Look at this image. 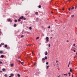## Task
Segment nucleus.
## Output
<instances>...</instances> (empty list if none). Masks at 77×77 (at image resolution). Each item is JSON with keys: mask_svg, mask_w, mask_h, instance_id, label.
<instances>
[{"mask_svg": "<svg viewBox=\"0 0 77 77\" xmlns=\"http://www.w3.org/2000/svg\"><path fill=\"white\" fill-rule=\"evenodd\" d=\"M8 21H10V22H12V20H11V19H9L8 20Z\"/></svg>", "mask_w": 77, "mask_h": 77, "instance_id": "3", "label": "nucleus"}, {"mask_svg": "<svg viewBox=\"0 0 77 77\" xmlns=\"http://www.w3.org/2000/svg\"><path fill=\"white\" fill-rule=\"evenodd\" d=\"M2 62L0 61V64H2Z\"/></svg>", "mask_w": 77, "mask_h": 77, "instance_id": "34", "label": "nucleus"}, {"mask_svg": "<svg viewBox=\"0 0 77 77\" xmlns=\"http://www.w3.org/2000/svg\"><path fill=\"white\" fill-rule=\"evenodd\" d=\"M18 21H21V19H19L18 20Z\"/></svg>", "mask_w": 77, "mask_h": 77, "instance_id": "32", "label": "nucleus"}, {"mask_svg": "<svg viewBox=\"0 0 77 77\" xmlns=\"http://www.w3.org/2000/svg\"><path fill=\"white\" fill-rule=\"evenodd\" d=\"M70 10H71V8H69V11H70Z\"/></svg>", "mask_w": 77, "mask_h": 77, "instance_id": "40", "label": "nucleus"}, {"mask_svg": "<svg viewBox=\"0 0 77 77\" xmlns=\"http://www.w3.org/2000/svg\"><path fill=\"white\" fill-rule=\"evenodd\" d=\"M75 57H77V55H75Z\"/></svg>", "mask_w": 77, "mask_h": 77, "instance_id": "55", "label": "nucleus"}, {"mask_svg": "<svg viewBox=\"0 0 77 77\" xmlns=\"http://www.w3.org/2000/svg\"><path fill=\"white\" fill-rule=\"evenodd\" d=\"M0 33H2V32L1 31V32H0Z\"/></svg>", "mask_w": 77, "mask_h": 77, "instance_id": "56", "label": "nucleus"}, {"mask_svg": "<svg viewBox=\"0 0 77 77\" xmlns=\"http://www.w3.org/2000/svg\"><path fill=\"white\" fill-rule=\"evenodd\" d=\"M74 8V7H72V8H71V10H73Z\"/></svg>", "mask_w": 77, "mask_h": 77, "instance_id": "26", "label": "nucleus"}, {"mask_svg": "<svg viewBox=\"0 0 77 77\" xmlns=\"http://www.w3.org/2000/svg\"><path fill=\"white\" fill-rule=\"evenodd\" d=\"M71 50H72H72H73L72 49Z\"/></svg>", "mask_w": 77, "mask_h": 77, "instance_id": "63", "label": "nucleus"}, {"mask_svg": "<svg viewBox=\"0 0 77 77\" xmlns=\"http://www.w3.org/2000/svg\"><path fill=\"white\" fill-rule=\"evenodd\" d=\"M73 51H74V52H75V51H76L75 50H73Z\"/></svg>", "mask_w": 77, "mask_h": 77, "instance_id": "46", "label": "nucleus"}, {"mask_svg": "<svg viewBox=\"0 0 77 77\" xmlns=\"http://www.w3.org/2000/svg\"><path fill=\"white\" fill-rule=\"evenodd\" d=\"M72 77H74L73 75L72 74Z\"/></svg>", "mask_w": 77, "mask_h": 77, "instance_id": "48", "label": "nucleus"}, {"mask_svg": "<svg viewBox=\"0 0 77 77\" xmlns=\"http://www.w3.org/2000/svg\"><path fill=\"white\" fill-rule=\"evenodd\" d=\"M69 75V77H70L71 76V75Z\"/></svg>", "mask_w": 77, "mask_h": 77, "instance_id": "57", "label": "nucleus"}, {"mask_svg": "<svg viewBox=\"0 0 77 77\" xmlns=\"http://www.w3.org/2000/svg\"><path fill=\"white\" fill-rule=\"evenodd\" d=\"M45 59H46V60L47 59V57L46 56L45 57Z\"/></svg>", "mask_w": 77, "mask_h": 77, "instance_id": "12", "label": "nucleus"}, {"mask_svg": "<svg viewBox=\"0 0 77 77\" xmlns=\"http://www.w3.org/2000/svg\"><path fill=\"white\" fill-rule=\"evenodd\" d=\"M68 74H69V75L71 74V73L70 72H69Z\"/></svg>", "mask_w": 77, "mask_h": 77, "instance_id": "43", "label": "nucleus"}, {"mask_svg": "<svg viewBox=\"0 0 77 77\" xmlns=\"http://www.w3.org/2000/svg\"><path fill=\"white\" fill-rule=\"evenodd\" d=\"M8 77H11V76H9Z\"/></svg>", "mask_w": 77, "mask_h": 77, "instance_id": "58", "label": "nucleus"}, {"mask_svg": "<svg viewBox=\"0 0 77 77\" xmlns=\"http://www.w3.org/2000/svg\"><path fill=\"white\" fill-rule=\"evenodd\" d=\"M5 77H6L7 76H8V75L7 74H5Z\"/></svg>", "mask_w": 77, "mask_h": 77, "instance_id": "27", "label": "nucleus"}, {"mask_svg": "<svg viewBox=\"0 0 77 77\" xmlns=\"http://www.w3.org/2000/svg\"><path fill=\"white\" fill-rule=\"evenodd\" d=\"M75 9H76L77 8V6H75Z\"/></svg>", "mask_w": 77, "mask_h": 77, "instance_id": "42", "label": "nucleus"}, {"mask_svg": "<svg viewBox=\"0 0 77 77\" xmlns=\"http://www.w3.org/2000/svg\"><path fill=\"white\" fill-rule=\"evenodd\" d=\"M34 63V65H36V63Z\"/></svg>", "mask_w": 77, "mask_h": 77, "instance_id": "47", "label": "nucleus"}, {"mask_svg": "<svg viewBox=\"0 0 77 77\" xmlns=\"http://www.w3.org/2000/svg\"><path fill=\"white\" fill-rule=\"evenodd\" d=\"M48 68H49V66H47L46 68H47V69H48Z\"/></svg>", "mask_w": 77, "mask_h": 77, "instance_id": "23", "label": "nucleus"}, {"mask_svg": "<svg viewBox=\"0 0 77 77\" xmlns=\"http://www.w3.org/2000/svg\"><path fill=\"white\" fill-rule=\"evenodd\" d=\"M18 59H20V57L19 56V57H18Z\"/></svg>", "mask_w": 77, "mask_h": 77, "instance_id": "38", "label": "nucleus"}, {"mask_svg": "<svg viewBox=\"0 0 77 77\" xmlns=\"http://www.w3.org/2000/svg\"><path fill=\"white\" fill-rule=\"evenodd\" d=\"M50 45H51L50 44H49L48 47H50Z\"/></svg>", "mask_w": 77, "mask_h": 77, "instance_id": "30", "label": "nucleus"}, {"mask_svg": "<svg viewBox=\"0 0 77 77\" xmlns=\"http://www.w3.org/2000/svg\"><path fill=\"white\" fill-rule=\"evenodd\" d=\"M75 57H74V58L75 59Z\"/></svg>", "mask_w": 77, "mask_h": 77, "instance_id": "59", "label": "nucleus"}, {"mask_svg": "<svg viewBox=\"0 0 77 77\" xmlns=\"http://www.w3.org/2000/svg\"><path fill=\"white\" fill-rule=\"evenodd\" d=\"M32 54H33V52H32Z\"/></svg>", "mask_w": 77, "mask_h": 77, "instance_id": "61", "label": "nucleus"}, {"mask_svg": "<svg viewBox=\"0 0 77 77\" xmlns=\"http://www.w3.org/2000/svg\"><path fill=\"white\" fill-rule=\"evenodd\" d=\"M15 22H17V20H14Z\"/></svg>", "mask_w": 77, "mask_h": 77, "instance_id": "25", "label": "nucleus"}, {"mask_svg": "<svg viewBox=\"0 0 77 77\" xmlns=\"http://www.w3.org/2000/svg\"><path fill=\"white\" fill-rule=\"evenodd\" d=\"M23 37H24L23 35H22L21 36V38H23Z\"/></svg>", "mask_w": 77, "mask_h": 77, "instance_id": "31", "label": "nucleus"}, {"mask_svg": "<svg viewBox=\"0 0 77 77\" xmlns=\"http://www.w3.org/2000/svg\"><path fill=\"white\" fill-rule=\"evenodd\" d=\"M17 76H18V77H20V74H18L17 75Z\"/></svg>", "mask_w": 77, "mask_h": 77, "instance_id": "20", "label": "nucleus"}, {"mask_svg": "<svg viewBox=\"0 0 77 77\" xmlns=\"http://www.w3.org/2000/svg\"><path fill=\"white\" fill-rule=\"evenodd\" d=\"M74 17V15H72L71 16V17L72 18H73V17Z\"/></svg>", "mask_w": 77, "mask_h": 77, "instance_id": "7", "label": "nucleus"}, {"mask_svg": "<svg viewBox=\"0 0 77 77\" xmlns=\"http://www.w3.org/2000/svg\"><path fill=\"white\" fill-rule=\"evenodd\" d=\"M2 71H5V69H2Z\"/></svg>", "mask_w": 77, "mask_h": 77, "instance_id": "28", "label": "nucleus"}, {"mask_svg": "<svg viewBox=\"0 0 77 77\" xmlns=\"http://www.w3.org/2000/svg\"><path fill=\"white\" fill-rule=\"evenodd\" d=\"M32 29V27H29V30H31V29Z\"/></svg>", "mask_w": 77, "mask_h": 77, "instance_id": "21", "label": "nucleus"}, {"mask_svg": "<svg viewBox=\"0 0 77 77\" xmlns=\"http://www.w3.org/2000/svg\"><path fill=\"white\" fill-rule=\"evenodd\" d=\"M68 75L67 74H64L63 75H66V76H67Z\"/></svg>", "mask_w": 77, "mask_h": 77, "instance_id": "18", "label": "nucleus"}, {"mask_svg": "<svg viewBox=\"0 0 77 77\" xmlns=\"http://www.w3.org/2000/svg\"><path fill=\"white\" fill-rule=\"evenodd\" d=\"M58 77H60V76H58Z\"/></svg>", "mask_w": 77, "mask_h": 77, "instance_id": "64", "label": "nucleus"}, {"mask_svg": "<svg viewBox=\"0 0 77 77\" xmlns=\"http://www.w3.org/2000/svg\"><path fill=\"white\" fill-rule=\"evenodd\" d=\"M14 66V64H11V66Z\"/></svg>", "mask_w": 77, "mask_h": 77, "instance_id": "11", "label": "nucleus"}, {"mask_svg": "<svg viewBox=\"0 0 77 77\" xmlns=\"http://www.w3.org/2000/svg\"><path fill=\"white\" fill-rule=\"evenodd\" d=\"M68 67H69V65H68Z\"/></svg>", "mask_w": 77, "mask_h": 77, "instance_id": "51", "label": "nucleus"}, {"mask_svg": "<svg viewBox=\"0 0 77 77\" xmlns=\"http://www.w3.org/2000/svg\"><path fill=\"white\" fill-rule=\"evenodd\" d=\"M57 66H58V65H59V64H57Z\"/></svg>", "mask_w": 77, "mask_h": 77, "instance_id": "52", "label": "nucleus"}, {"mask_svg": "<svg viewBox=\"0 0 77 77\" xmlns=\"http://www.w3.org/2000/svg\"><path fill=\"white\" fill-rule=\"evenodd\" d=\"M1 57L2 58H3V57H4V55H2L1 56Z\"/></svg>", "mask_w": 77, "mask_h": 77, "instance_id": "8", "label": "nucleus"}, {"mask_svg": "<svg viewBox=\"0 0 77 77\" xmlns=\"http://www.w3.org/2000/svg\"><path fill=\"white\" fill-rule=\"evenodd\" d=\"M5 47H8V45H5Z\"/></svg>", "mask_w": 77, "mask_h": 77, "instance_id": "19", "label": "nucleus"}, {"mask_svg": "<svg viewBox=\"0 0 77 77\" xmlns=\"http://www.w3.org/2000/svg\"><path fill=\"white\" fill-rule=\"evenodd\" d=\"M56 63H57V62H58V61H57V60H56Z\"/></svg>", "mask_w": 77, "mask_h": 77, "instance_id": "49", "label": "nucleus"}, {"mask_svg": "<svg viewBox=\"0 0 77 77\" xmlns=\"http://www.w3.org/2000/svg\"><path fill=\"white\" fill-rule=\"evenodd\" d=\"M14 27H16L17 26V24H14Z\"/></svg>", "mask_w": 77, "mask_h": 77, "instance_id": "17", "label": "nucleus"}, {"mask_svg": "<svg viewBox=\"0 0 77 77\" xmlns=\"http://www.w3.org/2000/svg\"><path fill=\"white\" fill-rule=\"evenodd\" d=\"M23 19L24 20H26V18L25 17H23Z\"/></svg>", "mask_w": 77, "mask_h": 77, "instance_id": "15", "label": "nucleus"}, {"mask_svg": "<svg viewBox=\"0 0 77 77\" xmlns=\"http://www.w3.org/2000/svg\"><path fill=\"white\" fill-rule=\"evenodd\" d=\"M18 62H21V61L20 60H18Z\"/></svg>", "mask_w": 77, "mask_h": 77, "instance_id": "45", "label": "nucleus"}, {"mask_svg": "<svg viewBox=\"0 0 77 77\" xmlns=\"http://www.w3.org/2000/svg\"><path fill=\"white\" fill-rule=\"evenodd\" d=\"M2 47V45H0V47Z\"/></svg>", "mask_w": 77, "mask_h": 77, "instance_id": "50", "label": "nucleus"}, {"mask_svg": "<svg viewBox=\"0 0 77 77\" xmlns=\"http://www.w3.org/2000/svg\"><path fill=\"white\" fill-rule=\"evenodd\" d=\"M29 15L28 14H26L25 15Z\"/></svg>", "mask_w": 77, "mask_h": 77, "instance_id": "44", "label": "nucleus"}, {"mask_svg": "<svg viewBox=\"0 0 77 77\" xmlns=\"http://www.w3.org/2000/svg\"><path fill=\"white\" fill-rule=\"evenodd\" d=\"M0 72H2V71H0Z\"/></svg>", "mask_w": 77, "mask_h": 77, "instance_id": "54", "label": "nucleus"}, {"mask_svg": "<svg viewBox=\"0 0 77 77\" xmlns=\"http://www.w3.org/2000/svg\"><path fill=\"white\" fill-rule=\"evenodd\" d=\"M76 54H77V51L76 52Z\"/></svg>", "mask_w": 77, "mask_h": 77, "instance_id": "60", "label": "nucleus"}, {"mask_svg": "<svg viewBox=\"0 0 77 77\" xmlns=\"http://www.w3.org/2000/svg\"><path fill=\"white\" fill-rule=\"evenodd\" d=\"M70 63H71V62H70V61H69V65H70Z\"/></svg>", "mask_w": 77, "mask_h": 77, "instance_id": "36", "label": "nucleus"}, {"mask_svg": "<svg viewBox=\"0 0 77 77\" xmlns=\"http://www.w3.org/2000/svg\"><path fill=\"white\" fill-rule=\"evenodd\" d=\"M46 65H48V62H47L46 63Z\"/></svg>", "mask_w": 77, "mask_h": 77, "instance_id": "33", "label": "nucleus"}, {"mask_svg": "<svg viewBox=\"0 0 77 77\" xmlns=\"http://www.w3.org/2000/svg\"><path fill=\"white\" fill-rule=\"evenodd\" d=\"M63 10H64V8H63Z\"/></svg>", "mask_w": 77, "mask_h": 77, "instance_id": "62", "label": "nucleus"}, {"mask_svg": "<svg viewBox=\"0 0 77 77\" xmlns=\"http://www.w3.org/2000/svg\"><path fill=\"white\" fill-rule=\"evenodd\" d=\"M75 44H74L73 45V46L74 47V46H75Z\"/></svg>", "mask_w": 77, "mask_h": 77, "instance_id": "37", "label": "nucleus"}, {"mask_svg": "<svg viewBox=\"0 0 77 77\" xmlns=\"http://www.w3.org/2000/svg\"><path fill=\"white\" fill-rule=\"evenodd\" d=\"M70 69L71 72H72V69Z\"/></svg>", "mask_w": 77, "mask_h": 77, "instance_id": "24", "label": "nucleus"}, {"mask_svg": "<svg viewBox=\"0 0 77 77\" xmlns=\"http://www.w3.org/2000/svg\"><path fill=\"white\" fill-rule=\"evenodd\" d=\"M35 14H36V15H38V12H36L35 13Z\"/></svg>", "mask_w": 77, "mask_h": 77, "instance_id": "16", "label": "nucleus"}, {"mask_svg": "<svg viewBox=\"0 0 77 77\" xmlns=\"http://www.w3.org/2000/svg\"><path fill=\"white\" fill-rule=\"evenodd\" d=\"M21 63L22 65H23V64H24V63L23 62H22Z\"/></svg>", "mask_w": 77, "mask_h": 77, "instance_id": "29", "label": "nucleus"}, {"mask_svg": "<svg viewBox=\"0 0 77 77\" xmlns=\"http://www.w3.org/2000/svg\"><path fill=\"white\" fill-rule=\"evenodd\" d=\"M36 21L37 22L38 21V18H36Z\"/></svg>", "mask_w": 77, "mask_h": 77, "instance_id": "10", "label": "nucleus"}, {"mask_svg": "<svg viewBox=\"0 0 77 77\" xmlns=\"http://www.w3.org/2000/svg\"><path fill=\"white\" fill-rule=\"evenodd\" d=\"M66 42H69V41H68V40H67V41H66Z\"/></svg>", "mask_w": 77, "mask_h": 77, "instance_id": "39", "label": "nucleus"}, {"mask_svg": "<svg viewBox=\"0 0 77 77\" xmlns=\"http://www.w3.org/2000/svg\"><path fill=\"white\" fill-rule=\"evenodd\" d=\"M38 8H41V6L39 5L38 6Z\"/></svg>", "mask_w": 77, "mask_h": 77, "instance_id": "22", "label": "nucleus"}, {"mask_svg": "<svg viewBox=\"0 0 77 77\" xmlns=\"http://www.w3.org/2000/svg\"><path fill=\"white\" fill-rule=\"evenodd\" d=\"M39 36H38V37H37L36 38V39H39Z\"/></svg>", "mask_w": 77, "mask_h": 77, "instance_id": "14", "label": "nucleus"}, {"mask_svg": "<svg viewBox=\"0 0 77 77\" xmlns=\"http://www.w3.org/2000/svg\"><path fill=\"white\" fill-rule=\"evenodd\" d=\"M3 53V51H0V54H2Z\"/></svg>", "mask_w": 77, "mask_h": 77, "instance_id": "5", "label": "nucleus"}, {"mask_svg": "<svg viewBox=\"0 0 77 77\" xmlns=\"http://www.w3.org/2000/svg\"><path fill=\"white\" fill-rule=\"evenodd\" d=\"M48 29H50V26H48Z\"/></svg>", "mask_w": 77, "mask_h": 77, "instance_id": "35", "label": "nucleus"}, {"mask_svg": "<svg viewBox=\"0 0 77 77\" xmlns=\"http://www.w3.org/2000/svg\"><path fill=\"white\" fill-rule=\"evenodd\" d=\"M1 45H5V44L4 43H1Z\"/></svg>", "mask_w": 77, "mask_h": 77, "instance_id": "13", "label": "nucleus"}, {"mask_svg": "<svg viewBox=\"0 0 77 77\" xmlns=\"http://www.w3.org/2000/svg\"><path fill=\"white\" fill-rule=\"evenodd\" d=\"M29 45H27V46H29Z\"/></svg>", "mask_w": 77, "mask_h": 77, "instance_id": "41", "label": "nucleus"}, {"mask_svg": "<svg viewBox=\"0 0 77 77\" xmlns=\"http://www.w3.org/2000/svg\"><path fill=\"white\" fill-rule=\"evenodd\" d=\"M54 66H56V65H55V64H54Z\"/></svg>", "mask_w": 77, "mask_h": 77, "instance_id": "53", "label": "nucleus"}, {"mask_svg": "<svg viewBox=\"0 0 77 77\" xmlns=\"http://www.w3.org/2000/svg\"><path fill=\"white\" fill-rule=\"evenodd\" d=\"M23 16H22L19 18V19L20 20H21V19H23Z\"/></svg>", "mask_w": 77, "mask_h": 77, "instance_id": "4", "label": "nucleus"}, {"mask_svg": "<svg viewBox=\"0 0 77 77\" xmlns=\"http://www.w3.org/2000/svg\"><path fill=\"white\" fill-rule=\"evenodd\" d=\"M45 60V58H43L42 59V62H43V63H44V62H45V61L44 60Z\"/></svg>", "mask_w": 77, "mask_h": 77, "instance_id": "2", "label": "nucleus"}, {"mask_svg": "<svg viewBox=\"0 0 77 77\" xmlns=\"http://www.w3.org/2000/svg\"><path fill=\"white\" fill-rule=\"evenodd\" d=\"M10 75L11 76H14V74L13 73H11L10 74Z\"/></svg>", "mask_w": 77, "mask_h": 77, "instance_id": "6", "label": "nucleus"}, {"mask_svg": "<svg viewBox=\"0 0 77 77\" xmlns=\"http://www.w3.org/2000/svg\"><path fill=\"white\" fill-rule=\"evenodd\" d=\"M46 42H49V38L48 37H47L46 38Z\"/></svg>", "mask_w": 77, "mask_h": 77, "instance_id": "1", "label": "nucleus"}, {"mask_svg": "<svg viewBox=\"0 0 77 77\" xmlns=\"http://www.w3.org/2000/svg\"><path fill=\"white\" fill-rule=\"evenodd\" d=\"M47 54H48V53L47 52V51H46L45 54V55H47Z\"/></svg>", "mask_w": 77, "mask_h": 77, "instance_id": "9", "label": "nucleus"}]
</instances>
